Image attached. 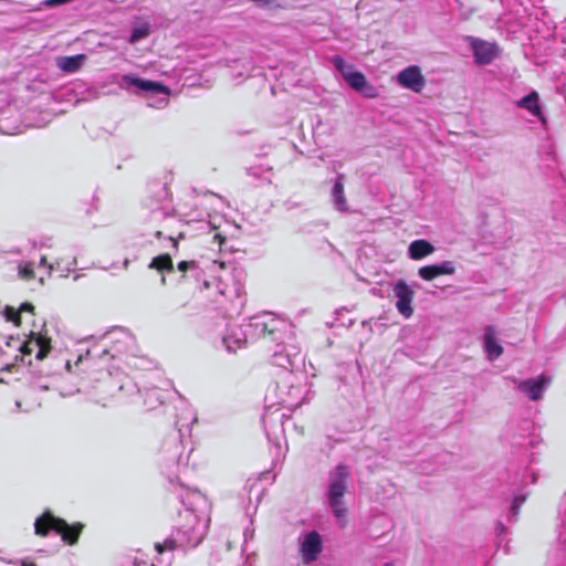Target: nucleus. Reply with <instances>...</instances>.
I'll return each instance as SVG.
<instances>
[{
	"label": "nucleus",
	"mask_w": 566,
	"mask_h": 566,
	"mask_svg": "<svg viewBox=\"0 0 566 566\" xmlns=\"http://www.w3.org/2000/svg\"><path fill=\"white\" fill-rule=\"evenodd\" d=\"M14 367V365H7L2 368V370L11 371V369Z\"/></svg>",
	"instance_id": "nucleus-28"
},
{
	"label": "nucleus",
	"mask_w": 566,
	"mask_h": 566,
	"mask_svg": "<svg viewBox=\"0 0 566 566\" xmlns=\"http://www.w3.org/2000/svg\"><path fill=\"white\" fill-rule=\"evenodd\" d=\"M169 240L171 241L172 243V248L178 250V247H179V243H178V239L174 238V237H170Z\"/></svg>",
	"instance_id": "nucleus-27"
},
{
	"label": "nucleus",
	"mask_w": 566,
	"mask_h": 566,
	"mask_svg": "<svg viewBox=\"0 0 566 566\" xmlns=\"http://www.w3.org/2000/svg\"><path fill=\"white\" fill-rule=\"evenodd\" d=\"M148 34H149V32H148L147 28H136L133 30V32L130 34L129 42L136 43L137 41L147 36Z\"/></svg>",
	"instance_id": "nucleus-20"
},
{
	"label": "nucleus",
	"mask_w": 566,
	"mask_h": 566,
	"mask_svg": "<svg viewBox=\"0 0 566 566\" xmlns=\"http://www.w3.org/2000/svg\"><path fill=\"white\" fill-rule=\"evenodd\" d=\"M455 273V266L452 261H444L440 264L421 266L418 270L419 276L424 281H432L441 275H452Z\"/></svg>",
	"instance_id": "nucleus-10"
},
{
	"label": "nucleus",
	"mask_w": 566,
	"mask_h": 566,
	"mask_svg": "<svg viewBox=\"0 0 566 566\" xmlns=\"http://www.w3.org/2000/svg\"><path fill=\"white\" fill-rule=\"evenodd\" d=\"M344 175H339L336 179L333 187V197L337 208L342 211H345L346 208V197L344 192V184H343Z\"/></svg>",
	"instance_id": "nucleus-17"
},
{
	"label": "nucleus",
	"mask_w": 566,
	"mask_h": 566,
	"mask_svg": "<svg viewBox=\"0 0 566 566\" xmlns=\"http://www.w3.org/2000/svg\"><path fill=\"white\" fill-rule=\"evenodd\" d=\"M394 293L397 297L396 307L398 312L403 317L409 318L413 314L412 302L415 298V292L403 280H400L394 286Z\"/></svg>",
	"instance_id": "nucleus-4"
},
{
	"label": "nucleus",
	"mask_w": 566,
	"mask_h": 566,
	"mask_svg": "<svg viewBox=\"0 0 566 566\" xmlns=\"http://www.w3.org/2000/svg\"><path fill=\"white\" fill-rule=\"evenodd\" d=\"M51 349V338L34 332H31L29 338L20 348L23 355H31L34 350H36L35 358L38 360H42L48 357Z\"/></svg>",
	"instance_id": "nucleus-3"
},
{
	"label": "nucleus",
	"mask_w": 566,
	"mask_h": 566,
	"mask_svg": "<svg viewBox=\"0 0 566 566\" xmlns=\"http://www.w3.org/2000/svg\"><path fill=\"white\" fill-rule=\"evenodd\" d=\"M19 275H20L21 279H23L25 281H30V280L35 277L34 270H33V268L30 264L21 266L19 269Z\"/></svg>",
	"instance_id": "nucleus-21"
},
{
	"label": "nucleus",
	"mask_w": 566,
	"mask_h": 566,
	"mask_svg": "<svg viewBox=\"0 0 566 566\" xmlns=\"http://www.w3.org/2000/svg\"><path fill=\"white\" fill-rule=\"evenodd\" d=\"M85 59V54L61 56L56 60V65L65 73H75L81 69Z\"/></svg>",
	"instance_id": "nucleus-15"
},
{
	"label": "nucleus",
	"mask_w": 566,
	"mask_h": 566,
	"mask_svg": "<svg viewBox=\"0 0 566 566\" xmlns=\"http://www.w3.org/2000/svg\"><path fill=\"white\" fill-rule=\"evenodd\" d=\"M45 262H46V258H45V256H42V258H41L40 263H41V264H44Z\"/></svg>",
	"instance_id": "nucleus-29"
},
{
	"label": "nucleus",
	"mask_w": 566,
	"mask_h": 566,
	"mask_svg": "<svg viewBox=\"0 0 566 566\" xmlns=\"http://www.w3.org/2000/svg\"><path fill=\"white\" fill-rule=\"evenodd\" d=\"M177 239H178V240H179V239H184V233H182V232H181V233H179V237H178Z\"/></svg>",
	"instance_id": "nucleus-30"
},
{
	"label": "nucleus",
	"mask_w": 566,
	"mask_h": 566,
	"mask_svg": "<svg viewBox=\"0 0 566 566\" xmlns=\"http://www.w3.org/2000/svg\"><path fill=\"white\" fill-rule=\"evenodd\" d=\"M148 268L151 270H156L160 273H164V272L171 273V272H174L172 258L168 253L159 254L151 260Z\"/></svg>",
	"instance_id": "nucleus-16"
},
{
	"label": "nucleus",
	"mask_w": 566,
	"mask_h": 566,
	"mask_svg": "<svg viewBox=\"0 0 566 566\" xmlns=\"http://www.w3.org/2000/svg\"><path fill=\"white\" fill-rule=\"evenodd\" d=\"M349 478L350 473L345 464H338L329 473L327 500L338 525L343 528L347 525V509L343 497L348 490Z\"/></svg>",
	"instance_id": "nucleus-2"
},
{
	"label": "nucleus",
	"mask_w": 566,
	"mask_h": 566,
	"mask_svg": "<svg viewBox=\"0 0 566 566\" xmlns=\"http://www.w3.org/2000/svg\"><path fill=\"white\" fill-rule=\"evenodd\" d=\"M470 44L476 64H490L499 54V49L495 43H490L484 40L470 38Z\"/></svg>",
	"instance_id": "nucleus-6"
},
{
	"label": "nucleus",
	"mask_w": 566,
	"mask_h": 566,
	"mask_svg": "<svg viewBox=\"0 0 566 566\" xmlns=\"http://www.w3.org/2000/svg\"><path fill=\"white\" fill-rule=\"evenodd\" d=\"M22 566H34V564H30V565H25V564H24V565H22Z\"/></svg>",
	"instance_id": "nucleus-32"
},
{
	"label": "nucleus",
	"mask_w": 566,
	"mask_h": 566,
	"mask_svg": "<svg viewBox=\"0 0 566 566\" xmlns=\"http://www.w3.org/2000/svg\"><path fill=\"white\" fill-rule=\"evenodd\" d=\"M538 93L533 91L528 95L524 96L517 102V106L521 108L527 109L531 114L538 117L543 123H545V117L542 113V109L538 105Z\"/></svg>",
	"instance_id": "nucleus-14"
},
{
	"label": "nucleus",
	"mask_w": 566,
	"mask_h": 566,
	"mask_svg": "<svg viewBox=\"0 0 566 566\" xmlns=\"http://www.w3.org/2000/svg\"><path fill=\"white\" fill-rule=\"evenodd\" d=\"M166 547V551H175L177 548V543L172 538H168L163 543Z\"/></svg>",
	"instance_id": "nucleus-25"
},
{
	"label": "nucleus",
	"mask_w": 566,
	"mask_h": 566,
	"mask_svg": "<svg viewBox=\"0 0 566 566\" xmlns=\"http://www.w3.org/2000/svg\"><path fill=\"white\" fill-rule=\"evenodd\" d=\"M434 252V247L427 240L418 239L409 244L408 253L412 260H421Z\"/></svg>",
	"instance_id": "nucleus-12"
},
{
	"label": "nucleus",
	"mask_w": 566,
	"mask_h": 566,
	"mask_svg": "<svg viewBox=\"0 0 566 566\" xmlns=\"http://www.w3.org/2000/svg\"><path fill=\"white\" fill-rule=\"evenodd\" d=\"M195 268H197V262L196 261H180L177 264L178 271H180L182 273H186L188 270L195 269Z\"/></svg>",
	"instance_id": "nucleus-22"
},
{
	"label": "nucleus",
	"mask_w": 566,
	"mask_h": 566,
	"mask_svg": "<svg viewBox=\"0 0 566 566\" xmlns=\"http://www.w3.org/2000/svg\"><path fill=\"white\" fill-rule=\"evenodd\" d=\"M85 528L82 522L69 524L64 518L55 516L51 511L43 512L34 522V533L46 537L51 531L61 536L64 544L74 546Z\"/></svg>",
	"instance_id": "nucleus-1"
},
{
	"label": "nucleus",
	"mask_w": 566,
	"mask_h": 566,
	"mask_svg": "<svg viewBox=\"0 0 566 566\" xmlns=\"http://www.w3.org/2000/svg\"><path fill=\"white\" fill-rule=\"evenodd\" d=\"M155 549L158 554H163L166 551V547L163 543H155Z\"/></svg>",
	"instance_id": "nucleus-26"
},
{
	"label": "nucleus",
	"mask_w": 566,
	"mask_h": 566,
	"mask_svg": "<svg viewBox=\"0 0 566 566\" xmlns=\"http://www.w3.org/2000/svg\"><path fill=\"white\" fill-rule=\"evenodd\" d=\"M19 311L21 312V314L24 312L34 314V306L31 303L27 302V303L21 304V306L19 307Z\"/></svg>",
	"instance_id": "nucleus-24"
},
{
	"label": "nucleus",
	"mask_w": 566,
	"mask_h": 566,
	"mask_svg": "<svg viewBox=\"0 0 566 566\" xmlns=\"http://www.w3.org/2000/svg\"><path fill=\"white\" fill-rule=\"evenodd\" d=\"M511 379L515 384L516 388L526 394L533 401H537L543 397L544 388L551 381V378L544 375H541L535 379L521 380L514 377Z\"/></svg>",
	"instance_id": "nucleus-5"
},
{
	"label": "nucleus",
	"mask_w": 566,
	"mask_h": 566,
	"mask_svg": "<svg viewBox=\"0 0 566 566\" xmlns=\"http://www.w3.org/2000/svg\"><path fill=\"white\" fill-rule=\"evenodd\" d=\"M323 551L322 537L316 531L305 535L300 552L305 564L316 560Z\"/></svg>",
	"instance_id": "nucleus-8"
},
{
	"label": "nucleus",
	"mask_w": 566,
	"mask_h": 566,
	"mask_svg": "<svg viewBox=\"0 0 566 566\" xmlns=\"http://www.w3.org/2000/svg\"><path fill=\"white\" fill-rule=\"evenodd\" d=\"M151 566H156V565L153 564Z\"/></svg>",
	"instance_id": "nucleus-33"
},
{
	"label": "nucleus",
	"mask_w": 566,
	"mask_h": 566,
	"mask_svg": "<svg viewBox=\"0 0 566 566\" xmlns=\"http://www.w3.org/2000/svg\"><path fill=\"white\" fill-rule=\"evenodd\" d=\"M397 82L402 87L409 88L416 93H420L426 85V80L420 69L416 65L408 66L400 71L397 75Z\"/></svg>",
	"instance_id": "nucleus-7"
},
{
	"label": "nucleus",
	"mask_w": 566,
	"mask_h": 566,
	"mask_svg": "<svg viewBox=\"0 0 566 566\" xmlns=\"http://www.w3.org/2000/svg\"><path fill=\"white\" fill-rule=\"evenodd\" d=\"M124 265H125V268H127L129 265L128 260L125 261Z\"/></svg>",
	"instance_id": "nucleus-31"
},
{
	"label": "nucleus",
	"mask_w": 566,
	"mask_h": 566,
	"mask_svg": "<svg viewBox=\"0 0 566 566\" xmlns=\"http://www.w3.org/2000/svg\"><path fill=\"white\" fill-rule=\"evenodd\" d=\"M350 88L361 94L367 98H376L379 91L376 86L371 85L366 78L365 74L358 71L346 75L345 81Z\"/></svg>",
	"instance_id": "nucleus-9"
},
{
	"label": "nucleus",
	"mask_w": 566,
	"mask_h": 566,
	"mask_svg": "<svg viewBox=\"0 0 566 566\" xmlns=\"http://www.w3.org/2000/svg\"><path fill=\"white\" fill-rule=\"evenodd\" d=\"M484 346L491 360L499 358L503 354V348L495 340V328L488 326L484 334Z\"/></svg>",
	"instance_id": "nucleus-13"
},
{
	"label": "nucleus",
	"mask_w": 566,
	"mask_h": 566,
	"mask_svg": "<svg viewBox=\"0 0 566 566\" xmlns=\"http://www.w3.org/2000/svg\"><path fill=\"white\" fill-rule=\"evenodd\" d=\"M524 502H525V497L524 496L515 497L513 503H512V506H511L512 513L517 515L520 513V509H521V506H522V504Z\"/></svg>",
	"instance_id": "nucleus-23"
},
{
	"label": "nucleus",
	"mask_w": 566,
	"mask_h": 566,
	"mask_svg": "<svg viewBox=\"0 0 566 566\" xmlns=\"http://www.w3.org/2000/svg\"><path fill=\"white\" fill-rule=\"evenodd\" d=\"M332 61H333L335 69L342 74V76L345 81H346L347 74L355 72L354 67L352 65L347 64L345 62V60L339 55H335Z\"/></svg>",
	"instance_id": "nucleus-18"
},
{
	"label": "nucleus",
	"mask_w": 566,
	"mask_h": 566,
	"mask_svg": "<svg viewBox=\"0 0 566 566\" xmlns=\"http://www.w3.org/2000/svg\"><path fill=\"white\" fill-rule=\"evenodd\" d=\"M124 81L127 84H130L142 91L153 92L155 94H166V95H168L170 93L169 87L159 82H154L150 80H144V78L128 76V75L124 76Z\"/></svg>",
	"instance_id": "nucleus-11"
},
{
	"label": "nucleus",
	"mask_w": 566,
	"mask_h": 566,
	"mask_svg": "<svg viewBox=\"0 0 566 566\" xmlns=\"http://www.w3.org/2000/svg\"><path fill=\"white\" fill-rule=\"evenodd\" d=\"M7 318L13 322L17 326L21 325V312L13 307L6 308Z\"/></svg>",
	"instance_id": "nucleus-19"
}]
</instances>
